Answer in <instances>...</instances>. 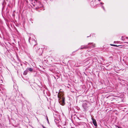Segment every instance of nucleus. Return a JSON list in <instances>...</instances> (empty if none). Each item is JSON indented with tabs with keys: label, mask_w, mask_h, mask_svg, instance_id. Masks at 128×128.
Instances as JSON below:
<instances>
[{
	"label": "nucleus",
	"mask_w": 128,
	"mask_h": 128,
	"mask_svg": "<svg viewBox=\"0 0 128 128\" xmlns=\"http://www.w3.org/2000/svg\"><path fill=\"white\" fill-rule=\"evenodd\" d=\"M58 101L60 104L64 106L65 104V98L64 94L61 92H60V90L58 94Z\"/></svg>",
	"instance_id": "obj_1"
},
{
	"label": "nucleus",
	"mask_w": 128,
	"mask_h": 128,
	"mask_svg": "<svg viewBox=\"0 0 128 128\" xmlns=\"http://www.w3.org/2000/svg\"><path fill=\"white\" fill-rule=\"evenodd\" d=\"M90 104L86 101L85 100L83 102L82 106L84 110V111H87L90 106Z\"/></svg>",
	"instance_id": "obj_2"
},
{
	"label": "nucleus",
	"mask_w": 128,
	"mask_h": 128,
	"mask_svg": "<svg viewBox=\"0 0 128 128\" xmlns=\"http://www.w3.org/2000/svg\"><path fill=\"white\" fill-rule=\"evenodd\" d=\"M28 41L30 44L34 45V47L35 46H36L37 44V43L35 40L33 38L31 39V38L30 37L29 38Z\"/></svg>",
	"instance_id": "obj_3"
},
{
	"label": "nucleus",
	"mask_w": 128,
	"mask_h": 128,
	"mask_svg": "<svg viewBox=\"0 0 128 128\" xmlns=\"http://www.w3.org/2000/svg\"><path fill=\"white\" fill-rule=\"evenodd\" d=\"M95 44L94 43H89L88 44V48H94L95 47Z\"/></svg>",
	"instance_id": "obj_4"
},
{
	"label": "nucleus",
	"mask_w": 128,
	"mask_h": 128,
	"mask_svg": "<svg viewBox=\"0 0 128 128\" xmlns=\"http://www.w3.org/2000/svg\"><path fill=\"white\" fill-rule=\"evenodd\" d=\"M37 52L39 54V55L42 54L43 52V50L42 48H39L36 50Z\"/></svg>",
	"instance_id": "obj_5"
},
{
	"label": "nucleus",
	"mask_w": 128,
	"mask_h": 128,
	"mask_svg": "<svg viewBox=\"0 0 128 128\" xmlns=\"http://www.w3.org/2000/svg\"><path fill=\"white\" fill-rule=\"evenodd\" d=\"M88 48V45L86 46H81L80 49V50L83 49Z\"/></svg>",
	"instance_id": "obj_6"
},
{
	"label": "nucleus",
	"mask_w": 128,
	"mask_h": 128,
	"mask_svg": "<svg viewBox=\"0 0 128 128\" xmlns=\"http://www.w3.org/2000/svg\"><path fill=\"white\" fill-rule=\"evenodd\" d=\"M92 123L94 126H97V124L96 120L94 118H92Z\"/></svg>",
	"instance_id": "obj_7"
},
{
	"label": "nucleus",
	"mask_w": 128,
	"mask_h": 128,
	"mask_svg": "<svg viewBox=\"0 0 128 128\" xmlns=\"http://www.w3.org/2000/svg\"><path fill=\"white\" fill-rule=\"evenodd\" d=\"M26 69L28 71L29 70L30 71V72H32L33 70L32 68H28Z\"/></svg>",
	"instance_id": "obj_8"
},
{
	"label": "nucleus",
	"mask_w": 128,
	"mask_h": 128,
	"mask_svg": "<svg viewBox=\"0 0 128 128\" xmlns=\"http://www.w3.org/2000/svg\"><path fill=\"white\" fill-rule=\"evenodd\" d=\"M28 72V71L26 69V70H25L23 74L24 75H26L27 74Z\"/></svg>",
	"instance_id": "obj_9"
},
{
	"label": "nucleus",
	"mask_w": 128,
	"mask_h": 128,
	"mask_svg": "<svg viewBox=\"0 0 128 128\" xmlns=\"http://www.w3.org/2000/svg\"><path fill=\"white\" fill-rule=\"evenodd\" d=\"M110 45L111 46H114L116 47H118L119 46H117L116 45L113 44H110Z\"/></svg>",
	"instance_id": "obj_10"
},
{
	"label": "nucleus",
	"mask_w": 128,
	"mask_h": 128,
	"mask_svg": "<svg viewBox=\"0 0 128 128\" xmlns=\"http://www.w3.org/2000/svg\"><path fill=\"white\" fill-rule=\"evenodd\" d=\"M102 8L104 10H105V8L103 6H102Z\"/></svg>",
	"instance_id": "obj_11"
},
{
	"label": "nucleus",
	"mask_w": 128,
	"mask_h": 128,
	"mask_svg": "<svg viewBox=\"0 0 128 128\" xmlns=\"http://www.w3.org/2000/svg\"><path fill=\"white\" fill-rule=\"evenodd\" d=\"M100 4H104V3H103V2H100Z\"/></svg>",
	"instance_id": "obj_12"
},
{
	"label": "nucleus",
	"mask_w": 128,
	"mask_h": 128,
	"mask_svg": "<svg viewBox=\"0 0 128 128\" xmlns=\"http://www.w3.org/2000/svg\"><path fill=\"white\" fill-rule=\"evenodd\" d=\"M117 126L118 127V128H122V127H119V126Z\"/></svg>",
	"instance_id": "obj_13"
},
{
	"label": "nucleus",
	"mask_w": 128,
	"mask_h": 128,
	"mask_svg": "<svg viewBox=\"0 0 128 128\" xmlns=\"http://www.w3.org/2000/svg\"><path fill=\"white\" fill-rule=\"evenodd\" d=\"M35 1L36 2H38V0H35Z\"/></svg>",
	"instance_id": "obj_14"
},
{
	"label": "nucleus",
	"mask_w": 128,
	"mask_h": 128,
	"mask_svg": "<svg viewBox=\"0 0 128 128\" xmlns=\"http://www.w3.org/2000/svg\"><path fill=\"white\" fill-rule=\"evenodd\" d=\"M122 40H123V36H122Z\"/></svg>",
	"instance_id": "obj_15"
},
{
	"label": "nucleus",
	"mask_w": 128,
	"mask_h": 128,
	"mask_svg": "<svg viewBox=\"0 0 128 128\" xmlns=\"http://www.w3.org/2000/svg\"><path fill=\"white\" fill-rule=\"evenodd\" d=\"M47 120H48V122H48V118H47Z\"/></svg>",
	"instance_id": "obj_16"
},
{
	"label": "nucleus",
	"mask_w": 128,
	"mask_h": 128,
	"mask_svg": "<svg viewBox=\"0 0 128 128\" xmlns=\"http://www.w3.org/2000/svg\"><path fill=\"white\" fill-rule=\"evenodd\" d=\"M125 43H127L128 44V42H125Z\"/></svg>",
	"instance_id": "obj_17"
},
{
	"label": "nucleus",
	"mask_w": 128,
	"mask_h": 128,
	"mask_svg": "<svg viewBox=\"0 0 128 128\" xmlns=\"http://www.w3.org/2000/svg\"><path fill=\"white\" fill-rule=\"evenodd\" d=\"M98 0L99 1H100L101 0Z\"/></svg>",
	"instance_id": "obj_18"
},
{
	"label": "nucleus",
	"mask_w": 128,
	"mask_h": 128,
	"mask_svg": "<svg viewBox=\"0 0 128 128\" xmlns=\"http://www.w3.org/2000/svg\"><path fill=\"white\" fill-rule=\"evenodd\" d=\"M89 60V61H90V60ZM91 60V61H92V60Z\"/></svg>",
	"instance_id": "obj_19"
},
{
	"label": "nucleus",
	"mask_w": 128,
	"mask_h": 128,
	"mask_svg": "<svg viewBox=\"0 0 128 128\" xmlns=\"http://www.w3.org/2000/svg\"><path fill=\"white\" fill-rule=\"evenodd\" d=\"M39 7H41V6H40Z\"/></svg>",
	"instance_id": "obj_20"
},
{
	"label": "nucleus",
	"mask_w": 128,
	"mask_h": 128,
	"mask_svg": "<svg viewBox=\"0 0 128 128\" xmlns=\"http://www.w3.org/2000/svg\"><path fill=\"white\" fill-rule=\"evenodd\" d=\"M126 38H127V37H126Z\"/></svg>",
	"instance_id": "obj_21"
}]
</instances>
